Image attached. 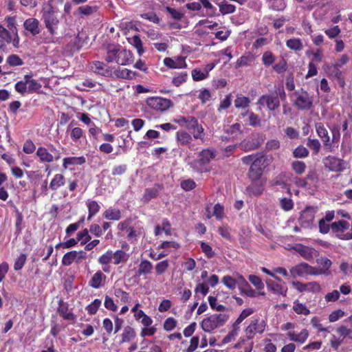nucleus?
<instances>
[{
  "mask_svg": "<svg viewBox=\"0 0 352 352\" xmlns=\"http://www.w3.org/2000/svg\"><path fill=\"white\" fill-rule=\"evenodd\" d=\"M194 138L195 139H203V133H204V128L202 126L199 125L198 123V120H196V124H193L190 129Z\"/></svg>",
  "mask_w": 352,
  "mask_h": 352,
  "instance_id": "45",
  "label": "nucleus"
},
{
  "mask_svg": "<svg viewBox=\"0 0 352 352\" xmlns=\"http://www.w3.org/2000/svg\"><path fill=\"white\" fill-rule=\"evenodd\" d=\"M293 249L306 260H310L314 257L315 252L314 248L298 244Z\"/></svg>",
  "mask_w": 352,
  "mask_h": 352,
  "instance_id": "19",
  "label": "nucleus"
},
{
  "mask_svg": "<svg viewBox=\"0 0 352 352\" xmlns=\"http://www.w3.org/2000/svg\"><path fill=\"white\" fill-rule=\"evenodd\" d=\"M316 131L318 135L321 138L324 143V146L327 147L329 151H332L330 144V137L329 135L327 129L321 122H317L315 124Z\"/></svg>",
  "mask_w": 352,
  "mask_h": 352,
  "instance_id": "17",
  "label": "nucleus"
},
{
  "mask_svg": "<svg viewBox=\"0 0 352 352\" xmlns=\"http://www.w3.org/2000/svg\"><path fill=\"white\" fill-rule=\"evenodd\" d=\"M266 285L268 289L276 294H280L283 296L287 295V287L283 285H279L271 280H266Z\"/></svg>",
  "mask_w": 352,
  "mask_h": 352,
  "instance_id": "21",
  "label": "nucleus"
},
{
  "mask_svg": "<svg viewBox=\"0 0 352 352\" xmlns=\"http://www.w3.org/2000/svg\"><path fill=\"white\" fill-rule=\"evenodd\" d=\"M42 19L46 28L49 30L50 35L52 36L57 29L59 23L58 19L54 14V11L50 9L49 10L42 11Z\"/></svg>",
  "mask_w": 352,
  "mask_h": 352,
  "instance_id": "8",
  "label": "nucleus"
},
{
  "mask_svg": "<svg viewBox=\"0 0 352 352\" xmlns=\"http://www.w3.org/2000/svg\"><path fill=\"white\" fill-rule=\"evenodd\" d=\"M129 42L135 47L140 56L144 53L142 42L138 35H135L132 38H129Z\"/></svg>",
  "mask_w": 352,
  "mask_h": 352,
  "instance_id": "40",
  "label": "nucleus"
},
{
  "mask_svg": "<svg viewBox=\"0 0 352 352\" xmlns=\"http://www.w3.org/2000/svg\"><path fill=\"white\" fill-rule=\"evenodd\" d=\"M248 278L250 283L254 285L257 289H261L264 287V285L258 276L256 275H250Z\"/></svg>",
  "mask_w": 352,
  "mask_h": 352,
  "instance_id": "63",
  "label": "nucleus"
},
{
  "mask_svg": "<svg viewBox=\"0 0 352 352\" xmlns=\"http://www.w3.org/2000/svg\"><path fill=\"white\" fill-rule=\"evenodd\" d=\"M119 46L109 45L107 50V56L105 60L108 63L116 62L117 63V57L119 51Z\"/></svg>",
  "mask_w": 352,
  "mask_h": 352,
  "instance_id": "26",
  "label": "nucleus"
},
{
  "mask_svg": "<svg viewBox=\"0 0 352 352\" xmlns=\"http://www.w3.org/2000/svg\"><path fill=\"white\" fill-rule=\"evenodd\" d=\"M327 72L329 76L336 79L338 83L343 87L344 85V78L342 77V73L339 67H336L334 65H331L327 67Z\"/></svg>",
  "mask_w": 352,
  "mask_h": 352,
  "instance_id": "24",
  "label": "nucleus"
},
{
  "mask_svg": "<svg viewBox=\"0 0 352 352\" xmlns=\"http://www.w3.org/2000/svg\"><path fill=\"white\" fill-rule=\"evenodd\" d=\"M25 30L32 36H36L41 32L40 22L36 18H28L23 23Z\"/></svg>",
  "mask_w": 352,
  "mask_h": 352,
  "instance_id": "14",
  "label": "nucleus"
},
{
  "mask_svg": "<svg viewBox=\"0 0 352 352\" xmlns=\"http://www.w3.org/2000/svg\"><path fill=\"white\" fill-rule=\"evenodd\" d=\"M265 324L263 320H252L245 329V333L248 339H252L256 333H262L265 331Z\"/></svg>",
  "mask_w": 352,
  "mask_h": 352,
  "instance_id": "13",
  "label": "nucleus"
},
{
  "mask_svg": "<svg viewBox=\"0 0 352 352\" xmlns=\"http://www.w3.org/2000/svg\"><path fill=\"white\" fill-rule=\"evenodd\" d=\"M153 270V265L152 263L147 261V260H143L140 262L139 265V267L138 270L137 274L138 276L142 275H146L151 272Z\"/></svg>",
  "mask_w": 352,
  "mask_h": 352,
  "instance_id": "29",
  "label": "nucleus"
},
{
  "mask_svg": "<svg viewBox=\"0 0 352 352\" xmlns=\"http://www.w3.org/2000/svg\"><path fill=\"white\" fill-rule=\"evenodd\" d=\"M324 166L333 172H342L345 169L344 162L334 156H327L323 159Z\"/></svg>",
  "mask_w": 352,
  "mask_h": 352,
  "instance_id": "9",
  "label": "nucleus"
},
{
  "mask_svg": "<svg viewBox=\"0 0 352 352\" xmlns=\"http://www.w3.org/2000/svg\"><path fill=\"white\" fill-rule=\"evenodd\" d=\"M349 228V223L345 221H338L331 224V228L335 233L342 232Z\"/></svg>",
  "mask_w": 352,
  "mask_h": 352,
  "instance_id": "35",
  "label": "nucleus"
},
{
  "mask_svg": "<svg viewBox=\"0 0 352 352\" xmlns=\"http://www.w3.org/2000/svg\"><path fill=\"white\" fill-rule=\"evenodd\" d=\"M228 318L229 316L226 314H213L204 319L201 322V327L204 331L210 332L223 326Z\"/></svg>",
  "mask_w": 352,
  "mask_h": 352,
  "instance_id": "5",
  "label": "nucleus"
},
{
  "mask_svg": "<svg viewBox=\"0 0 352 352\" xmlns=\"http://www.w3.org/2000/svg\"><path fill=\"white\" fill-rule=\"evenodd\" d=\"M65 184V178L62 174H56L52 179L50 188L54 190H57L60 187L64 186Z\"/></svg>",
  "mask_w": 352,
  "mask_h": 352,
  "instance_id": "27",
  "label": "nucleus"
},
{
  "mask_svg": "<svg viewBox=\"0 0 352 352\" xmlns=\"http://www.w3.org/2000/svg\"><path fill=\"white\" fill-rule=\"evenodd\" d=\"M101 305V300H99V299H96L94 300V302L89 305L87 307H86V310L87 311V312L89 314H95L99 307Z\"/></svg>",
  "mask_w": 352,
  "mask_h": 352,
  "instance_id": "60",
  "label": "nucleus"
},
{
  "mask_svg": "<svg viewBox=\"0 0 352 352\" xmlns=\"http://www.w3.org/2000/svg\"><path fill=\"white\" fill-rule=\"evenodd\" d=\"M280 147V142L277 139L269 140L265 144V150L267 151H276Z\"/></svg>",
  "mask_w": 352,
  "mask_h": 352,
  "instance_id": "50",
  "label": "nucleus"
},
{
  "mask_svg": "<svg viewBox=\"0 0 352 352\" xmlns=\"http://www.w3.org/2000/svg\"><path fill=\"white\" fill-rule=\"evenodd\" d=\"M36 150V146L32 140H26L23 144V151L26 154H31Z\"/></svg>",
  "mask_w": 352,
  "mask_h": 352,
  "instance_id": "64",
  "label": "nucleus"
},
{
  "mask_svg": "<svg viewBox=\"0 0 352 352\" xmlns=\"http://www.w3.org/2000/svg\"><path fill=\"white\" fill-rule=\"evenodd\" d=\"M76 239L78 241L81 242V244H86L88 241L91 240V237L89 234L88 230L84 229L82 231L77 234Z\"/></svg>",
  "mask_w": 352,
  "mask_h": 352,
  "instance_id": "55",
  "label": "nucleus"
},
{
  "mask_svg": "<svg viewBox=\"0 0 352 352\" xmlns=\"http://www.w3.org/2000/svg\"><path fill=\"white\" fill-rule=\"evenodd\" d=\"M177 140L182 145H187L192 141L191 135L186 131H178L177 133Z\"/></svg>",
  "mask_w": 352,
  "mask_h": 352,
  "instance_id": "42",
  "label": "nucleus"
},
{
  "mask_svg": "<svg viewBox=\"0 0 352 352\" xmlns=\"http://www.w3.org/2000/svg\"><path fill=\"white\" fill-rule=\"evenodd\" d=\"M287 336L289 340L303 344L309 337V332L307 329H302L299 333L289 331L287 332Z\"/></svg>",
  "mask_w": 352,
  "mask_h": 352,
  "instance_id": "18",
  "label": "nucleus"
},
{
  "mask_svg": "<svg viewBox=\"0 0 352 352\" xmlns=\"http://www.w3.org/2000/svg\"><path fill=\"white\" fill-rule=\"evenodd\" d=\"M90 68L94 72L104 76L110 77L113 76L111 68L103 62L94 61L91 63Z\"/></svg>",
  "mask_w": 352,
  "mask_h": 352,
  "instance_id": "16",
  "label": "nucleus"
},
{
  "mask_svg": "<svg viewBox=\"0 0 352 352\" xmlns=\"http://www.w3.org/2000/svg\"><path fill=\"white\" fill-rule=\"evenodd\" d=\"M133 54L126 50H121L119 47V51L117 57V63L121 65H126L132 62Z\"/></svg>",
  "mask_w": 352,
  "mask_h": 352,
  "instance_id": "20",
  "label": "nucleus"
},
{
  "mask_svg": "<svg viewBox=\"0 0 352 352\" xmlns=\"http://www.w3.org/2000/svg\"><path fill=\"white\" fill-rule=\"evenodd\" d=\"M222 283L229 289H233L236 286V281L230 276H225L222 278Z\"/></svg>",
  "mask_w": 352,
  "mask_h": 352,
  "instance_id": "61",
  "label": "nucleus"
},
{
  "mask_svg": "<svg viewBox=\"0 0 352 352\" xmlns=\"http://www.w3.org/2000/svg\"><path fill=\"white\" fill-rule=\"evenodd\" d=\"M4 21L6 22L7 29L14 35V32H17L16 28V19L15 16H6L4 19Z\"/></svg>",
  "mask_w": 352,
  "mask_h": 352,
  "instance_id": "37",
  "label": "nucleus"
},
{
  "mask_svg": "<svg viewBox=\"0 0 352 352\" xmlns=\"http://www.w3.org/2000/svg\"><path fill=\"white\" fill-rule=\"evenodd\" d=\"M7 63L10 66H20L23 64L22 59L17 55H10L7 58Z\"/></svg>",
  "mask_w": 352,
  "mask_h": 352,
  "instance_id": "57",
  "label": "nucleus"
},
{
  "mask_svg": "<svg viewBox=\"0 0 352 352\" xmlns=\"http://www.w3.org/2000/svg\"><path fill=\"white\" fill-rule=\"evenodd\" d=\"M270 3V6L274 10L282 11L285 7V3L284 0H267Z\"/></svg>",
  "mask_w": 352,
  "mask_h": 352,
  "instance_id": "51",
  "label": "nucleus"
},
{
  "mask_svg": "<svg viewBox=\"0 0 352 352\" xmlns=\"http://www.w3.org/2000/svg\"><path fill=\"white\" fill-rule=\"evenodd\" d=\"M36 155L39 162L45 164L56 162L60 158V151L52 144H50L47 148L39 146L36 151Z\"/></svg>",
  "mask_w": 352,
  "mask_h": 352,
  "instance_id": "4",
  "label": "nucleus"
},
{
  "mask_svg": "<svg viewBox=\"0 0 352 352\" xmlns=\"http://www.w3.org/2000/svg\"><path fill=\"white\" fill-rule=\"evenodd\" d=\"M219 11L223 15L232 14L235 11V6L227 2H223L219 5Z\"/></svg>",
  "mask_w": 352,
  "mask_h": 352,
  "instance_id": "48",
  "label": "nucleus"
},
{
  "mask_svg": "<svg viewBox=\"0 0 352 352\" xmlns=\"http://www.w3.org/2000/svg\"><path fill=\"white\" fill-rule=\"evenodd\" d=\"M316 210L313 207H307L301 212L299 219L300 223L303 227H309L312 223L315 217Z\"/></svg>",
  "mask_w": 352,
  "mask_h": 352,
  "instance_id": "15",
  "label": "nucleus"
},
{
  "mask_svg": "<svg viewBox=\"0 0 352 352\" xmlns=\"http://www.w3.org/2000/svg\"><path fill=\"white\" fill-rule=\"evenodd\" d=\"M293 310L297 314L308 316L310 314L309 309L307 307V306L299 302V300H296L293 303Z\"/></svg>",
  "mask_w": 352,
  "mask_h": 352,
  "instance_id": "32",
  "label": "nucleus"
},
{
  "mask_svg": "<svg viewBox=\"0 0 352 352\" xmlns=\"http://www.w3.org/2000/svg\"><path fill=\"white\" fill-rule=\"evenodd\" d=\"M317 263L320 266V269L316 268L317 275L329 274V270L332 264L331 260L325 257H321L317 260Z\"/></svg>",
  "mask_w": 352,
  "mask_h": 352,
  "instance_id": "23",
  "label": "nucleus"
},
{
  "mask_svg": "<svg viewBox=\"0 0 352 352\" xmlns=\"http://www.w3.org/2000/svg\"><path fill=\"white\" fill-rule=\"evenodd\" d=\"M115 296L122 302H129L130 300L129 294L121 289H116L114 291Z\"/></svg>",
  "mask_w": 352,
  "mask_h": 352,
  "instance_id": "56",
  "label": "nucleus"
},
{
  "mask_svg": "<svg viewBox=\"0 0 352 352\" xmlns=\"http://www.w3.org/2000/svg\"><path fill=\"white\" fill-rule=\"evenodd\" d=\"M226 132L233 137H236L242 133L241 126L239 123H235L227 128Z\"/></svg>",
  "mask_w": 352,
  "mask_h": 352,
  "instance_id": "49",
  "label": "nucleus"
},
{
  "mask_svg": "<svg viewBox=\"0 0 352 352\" xmlns=\"http://www.w3.org/2000/svg\"><path fill=\"white\" fill-rule=\"evenodd\" d=\"M307 146L314 151V153H318L320 149V143L316 139L309 138L307 140Z\"/></svg>",
  "mask_w": 352,
  "mask_h": 352,
  "instance_id": "58",
  "label": "nucleus"
},
{
  "mask_svg": "<svg viewBox=\"0 0 352 352\" xmlns=\"http://www.w3.org/2000/svg\"><path fill=\"white\" fill-rule=\"evenodd\" d=\"M290 273L293 277H304L308 275L317 276L316 267L306 263H299L290 269Z\"/></svg>",
  "mask_w": 352,
  "mask_h": 352,
  "instance_id": "7",
  "label": "nucleus"
},
{
  "mask_svg": "<svg viewBox=\"0 0 352 352\" xmlns=\"http://www.w3.org/2000/svg\"><path fill=\"white\" fill-rule=\"evenodd\" d=\"M132 72L128 69H116L113 72V75L116 78L129 79L131 78Z\"/></svg>",
  "mask_w": 352,
  "mask_h": 352,
  "instance_id": "46",
  "label": "nucleus"
},
{
  "mask_svg": "<svg viewBox=\"0 0 352 352\" xmlns=\"http://www.w3.org/2000/svg\"><path fill=\"white\" fill-rule=\"evenodd\" d=\"M14 87L18 93L24 95L25 93L28 92L26 79H24V80L17 82L15 84Z\"/></svg>",
  "mask_w": 352,
  "mask_h": 352,
  "instance_id": "62",
  "label": "nucleus"
},
{
  "mask_svg": "<svg viewBox=\"0 0 352 352\" xmlns=\"http://www.w3.org/2000/svg\"><path fill=\"white\" fill-rule=\"evenodd\" d=\"M208 302L210 307L214 310L217 311H224L226 310V307L224 305L217 303V299L216 297L209 296Z\"/></svg>",
  "mask_w": 352,
  "mask_h": 352,
  "instance_id": "47",
  "label": "nucleus"
},
{
  "mask_svg": "<svg viewBox=\"0 0 352 352\" xmlns=\"http://www.w3.org/2000/svg\"><path fill=\"white\" fill-rule=\"evenodd\" d=\"M309 151L303 146H298L293 151V155L296 158H303L307 157Z\"/></svg>",
  "mask_w": 352,
  "mask_h": 352,
  "instance_id": "52",
  "label": "nucleus"
},
{
  "mask_svg": "<svg viewBox=\"0 0 352 352\" xmlns=\"http://www.w3.org/2000/svg\"><path fill=\"white\" fill-rule=\"evenodd\" d=\"M8 44H12L15 48L20 46V38L17 32L14 35L2 24L0 23V50H5Z\"/></svg>",
  "mask_w": 352,
  "mask_h": 352,
  "instance_id": "6",
  "label": "nucleus"
},
{
  "mask_svg": "<svg viewBox=\"0 0 352 352\" xmlns=\"http://www.w3.org/2000/svg\"><path fill=\"white\" fill-rule=\"evenodd\" d=\"M234 103L237 109H245L250 106V99L241 94H238Z\"/></svg>",
  "mask_w": 352,
  "mask_h": 352,
  "instance_id": "28",
  "label": "nucleus"
},
{
  "mask_svg": "<svg viewBox=\"0 0 352 352\" xmlns=\"http://www.w3.org/2000/svg\"><path fill=\"white\" fill-rule=\"evenodd\" d=\"M87 256V254L85 252L80 251H70L63 256L62 258V265L64 266H69L74 262L80 263L82 260L85 259Z\"/></svg>",
  "mask_w": 352,
  "mask_h": 352,
  "instance_id": "11",
  "label": "nucleus"
},
{
  "mask_svg": "<svg viewBox=\"0 0 352 352\" xmlns=\"http://www.w3.org/2000/svg\"><path fill=\"white\" fill-rule=\"evenodd\" d=\"M87 206L89 210V216L87 219L90 220L94 215H95L100 210V206L95 201H88Z\"/></svg>",
  "mask_w": 352,
  "mask_h": 352,
  "instance_id": "44",
  "label": "nucleus"
},
{
  "mask_svg": "<svg viewBox=\"0 0 352 352\" xmlns=\"http://www.w3.org/2000/svg\"><path fill=\"white\" fill-rule=\"evenodd\" d=\"M24 79H26L27 81L28 92L32 93L38 91L42 87L41 83L37 82L36 80L30 79V76L28 75H25Z\"/></svg>",
  "mask_w": 352,
  "mask_h": 352,
  "instance_id": "34",
  "label": "nucleus"
},
{
  "mask_svg": "<svg viewBox=\"0 0 352 352\" xmlns=\"http://www.w3.org/2000/svg\"><path fill=\"white\" fill-rule=\"evenodd\" d=\"M113 259V252L108 250L98 258V263L102 265H108Z\"/></svg>",
  "mask_w": 352,
  "mask_h": 352,
  "instance_id": "53",
  "label": "nucleus"
},
{
  "mask_svg": "<svg viewBox=\"0 0 352 352\" xmlns=\"http://www.w3.org/2000/svg\"><path fill=\"white\" fill-rule=\"evenodd\" d=\"M293 105L300 111H308L312 109L314 103V95L309 94L304 89L294 91L291 95Z\"/></svg>",
  "mask_w": 352,
  "mask_h": 352,
  "instance_id": "2",
  "label": "nucleus"
},
{
  "mask_svg": "<svg viewBox=\"0 0 352 352\" xmlns=\"http://www.w3.org/2000/svg\"><path fill=\"white\" fill-rule=\"evenodd\" d=\"M168 267L169 263L167 260L160 261L155 267V272L157 275H161L168 270Z\"/></svg>",
  "mask_w": 352,
  "mask_h": 352,
  "instance_id": "54",
  "label": "nucleus"
},
{
  "mask_svg": "<svg viewBox=\"0 0 352 352\" xmlns=\"http://www.w3.org/2000/svg\"><path fill=\"white\" fill-rule=\"evenodd\" d=\"M104 278V276L102 272L98 271L91 278L89 285L93 288H99Z\"/></svg>",
  "mask_w": 352,
  "mask_h": 352,
  "instance_id": "36",
  "label": "nucleus"
},
{
  "mask_svg": "<svg viewBox=\"0 0 352 352\" xmlns=\"http://www.w3.org/2000/svg\"><path fill=\"white\" fill-rule=\"evenodd\" d=\"M263 63L268 67L271 65L275 60V57L271 52H265L262 56Z\"/></svg>",
  "mask_w": 352,
  "mask_h": 352,
  "instance_id": "59",
  "label": "nucleus"
},
{
  "mask_svg": "<svg viewBox=\"0 0 352 352\" xmlns=\"http://www.w3.org/2000/svg\"><path fill=\"white\" fill-rule=\"evenodd\" d=\"M104 218L109 220L118 221L121 218L120 211L117 209H107L103 213Z\"/></svg>",
  "mask_w": 352,
  "mask_h": 352,
  "instance_id": "39",
  "label": "nucleus"
},
{
  "mask_svg": "<svg viewBox=\"0 0 352 352\" xmlns=\"http://www.w3.org/2000/svg\"><path fill=\"white\" fill-rule=\"evenodd\" d=\"M257 103L261 106H266L270 111H274L280 106L278 98L272 94L263 95L258 100Z\"/></svg>",
  "mask_w": 352,
  "mask_h": 352,
  "instance_id": "12",
  "label": "nucleus"
},
{
  "mask_svg": "<svg viewBox=\"0 0 352 352\" xmlns=\"http://www.w3.org/2000/svg\"><path fill=\"white\" fill-rule=\"evenodd\" d=\"M273 161L272 155H259L257 156L251 164L248 176L252 182L258 181L265 169Z\"/></svg>",
  "mask_w": 352,
  "mask_h": 352,
  "instance_id": "1",
  "label": "nucleus"
},
{
  "mask_svg": "<svg viewBox=\"0 0 352 352\" xmlns=\"http://www.w3.org/2000/svg\"><path fill=\"white\" fill-rule=\"evenodd\" d=\"M146 104L154 110L164 111L172 105V102L160 97H152L147 99Z\"/></svg>",
  "mask_w": 352,
  "mask_h": 352,
  "instance_id": "10",
  "label": "nucleus"
},
{
  "mask_svg": "<svg viewBox=\"0 0 352 352\" xmlns=\"http://www.w3.org/2000/svg\"><path fill=\"white\" fill-rule=\"evenodd\" d=\"M85 162L84 157H71L63 159V166L67 168L69 165H81Z\"/></svg>",
  "mask_w": 352,
  "mask_h": 352,
  "instance_id": "31",
  "label": "nucleus"
},
{
  "mask_svg": "<svg viewBox=\"0 0 352 352\" xmlns=\"http://www.w3.org/2000/svg\"><path fill=\"white\" fill-rule=\"evenodd\" d=\"M113 263L118 265L121 263H125L128 260V255L123 250H117L113 253Z\"/></svg>",
  "mask_w": 352,
  "mask_h": 352,
  "instance_id": "38",
  "label": "nucleus"
},
{
  "mask_svg": "<svg viewBox=\"0 0 352 352\" xmlns=\"http://www.w3.org/2000/svg\"><path fill=\"white\" fill-rule=\"evenodd\" d=\"M253 183L249 186L250 192L254 195H259L263 191V182L261 179L256 182H252Z\"/></svg>",
  "mask_w": 352,
  "mask_h": 352,
  "instance_id": "41",
  "label": "nucleus"
},
{
  "mask_svg": "<svg viewBox=\"0 0 352 352\" xmlns=\"http://www.w3.org/2000/svg\"><path fill=\"white\" fill-rule=\"evenodd\" d=\"M164 65L170 68H183L186 67L185 60L183 57H178L176 60L170 58L164 59Z\"/></svg>",
  "mask_w": 352,
  "mask_h": 352,
  "instance_id": "25",
  "label": "nucleus"
},
{
  "mask_svg": "<svg viewBox=\"0 0 352 352\" xmlns=\"http://www.w3.org/2000/svg\"><path fill=\"white\" fill-rule=\"evenodd\" d=\"M287 47L294 51H300L303 48V44L300 38H293L286 41Z\"/></svg>",
  "mask_w": 352,
  "mask_h": 352,
  "instance_id": "33",
  "label": "nucleus"
},
{
  "mask_svg": "<svg viewBox=\"0 0 352 352\" xmlns=\"http://www.w3.org/2000/svg\"><path fill=\"white\" fill-rule=\"evenodd\" d=\"M217 156L215 149L208 148L203 149L197 155V158L191 163L192 167L197 171H208L207 166Z\"/></svg>",
  "mask_w": 352,
  "mask_h": 352,
  "instance_id": "3",
  "label": "nucleus"
},
{
  "mask_svg": "<svg viewBox=\"0 0 352 352\" xmlns=\"http://www.w3.org/2000/svg\"><path fill=\"white\" fill-rule=\"evenodd\" d=\"M197 119L192 116H177L174 119V122L179 124L181 126L186 127L190 130L193 124H196Z\"/></svg>",
  "mask_w": 352,
  "mask_h": 352,
  "instance_id": "22",
  "label": "nucleus"
},
{
  "mask_svg": "<svg viewBox=\"0 0 352 352\" xmlns=\"http://www.w3.org/2000/svg\"><path fill=\"white\" fill-rule=\"evenodd\" d=\"M135 336L136 333L135 329L130 326H126L124 328L121 342H129L133 340Z\"/></svg>",
  "mask_w": 352,
  "mask_h": 352,
  "instance_id": "30",
  "label": "nucleus"
},
{
  "mask_svg": "<svg viewBox=\"0 0 352 352\" xmlns=\"http://www.w3.org/2000/svg\"><path fill=\"white\" fill-rule=\"evenodd\" d=\"M292 169L298 175H302L306 170V164L302 161H294L291 164Z\"/></svg>",
  "mask_w": 352,
  "mask_h": 352,
  "instance_id": "43",
  "label": "nucleus"
}]
</instances>
